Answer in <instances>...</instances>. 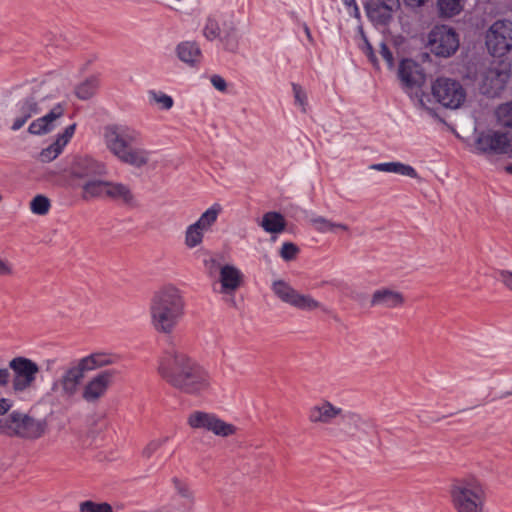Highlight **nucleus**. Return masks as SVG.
I'll use <instances>...</instances> for the list:
<instances>
[{
	"label": "nucleus",
	"instance_id": "nucleus-1",
	"mask_svg": "<svg viewBox=\"0 0 512 512\" xmlns=\"http://www.w3.org/2000/svg\"><path fill=\"white\" fill-rule=\"evenodd\" d=\"M158 372L171 386L189 394L204 391L210 384L207 371L175 347L164 352Z\"/></svg>",
	"mask_w": 512,
	"mask_h": 512
},
{
	"label": "nucleus",
	"instance_id": "nucleus-2",
	"mask_svg": "<svg viewBox=\"0 0 512 512\" xmlns=\"http://www.w3.org/2000/svg\"><path fill=\"white\" fill-rule=\"evenodd\" d=\"M104 140L109 151L121 162L141 168L149 162L150 152L132 147L141 141V133L124 124H111L104 128Z\"/></svg>",
	"mask_w": 512,
	"mask_h": 512
},
{
	"label": "nucleus",
	"instance_id": "nucleus-3",
	"mask_svg": "<svg viewBox=\"0 0 512 512\" xmlns=\"http://www.w3.org/2000/svg\"><path fill=\"white\" fill-rule=\"evenodd\" d=\"M115 362L116 357L106 353H92L75 360L63 369L59 378L53 381L51 390L62 398L71 399L77 394L87 372Z\"/></svg>",
	"mask_w": 512,
	"mask_h": 512
},
{
	"label": "nucleus",
	"instance_id": "nucleus-4",
	"mask_svg": "<svg viewBox=\"0 0 512 512\" xmlns=\"http://www.w3.org/2000/svg\"><path fill=\"white\" fill-rule=\"evenodd\" d=\"M151 323L156 331L169 334L184 314V301L180 291L167 286L155 293L150 306Z\"/></svg>",
	"mask_w": 512,
	"mask_h": 512
},
{
	"label": "nucleus",
	"instance_id": "nucleus-5",
	"mask_svg": "<svg viewBox=\"0 0 512 512\" xmlns=\"http://www.w3.org/2000/svg\"><path fill=\"white\" fill-rule=\"evenodd\" d=\"M450 497L457 512H483L486 503L484 486L475 477L456 480L451 485Z\"/></svg>",
	"mask_w": 512,
	"mask_h": 512
},
{
	"label": "nucleus",
	"instance_id": "nucleus-6",
	"mask_svg": "<svg viewBox=\"0 0 512 512\" xmlns=\"http://www.w3.org/2000/svg\"><path fill=\"white\" fill-rule=\"evenodd\" d=\"M46 430V420L33 418L17 410L0 418V435L35 440L41 438Z\"/></svg>",
	"mask_w": 512,
	"mask_h": 512
},
{
	"label": "nucleus",
	"instance_id": "nucleus-7",
	"mask_svg": "<svg viewBox=\"0 0 512 512\" xmlns=\"http://www.w3.org/2000/svg\"><path fill=\"white\" fill-rule=\"evenodd\" d=\"M398 77L403 90L415 100L419 108H427L421 87L425 83V74L422 67L412 59H403L398 67Z\"/></svg>",
	"mask_w": 512,
	"mask_h": 512
},
{
	"label": "nucleus",
	"instance_id": "nucleus-8",
	"mask_svg": "<svg viewBox=\"0 0 512 512\" xmlns=\"http://www.w3.org/2000/svg\"><path fill=\"white\" fill-rule=\"evenodd\" d=\"M475 149L485 155L512 154V134L500 130L487 129L477 133Z\"/></svg>",
	"mask_w": 512,
	"mask_h": 512
},
{
	"label": "nucleus",
	"instance_id": "nucleus-9",
	"mask_svg": "<svg viewBox=\"0 0 512 512\" xmlns=\"http://www.w3.org/2000/svg\"><path fill=\"white\" fill-rule=\"evenodd\" d=\"M432 95L443 107L459 108L466 99V92L457 80L439 77L431 87Z\"/></svg>",
	"mask_w": 512,
	"mask_h": 512
},
{
	"label": "nucleus",
	"instance_id": "nucleus-10",
	"mask_svg": "<svg viewBox=\"0 0 512 512\" xmlns=\"http://www.w3.org/2000/svg\"><path fill=\"white\" fill-rule=\"evenodd\" d=\"M486 46L489 53L501 57L512 50V21L498 20L486 33Z\"/></svg>",
	"mask_w": 512,
	"mask_h": 512
},
{
	"label": "nucleus",
	"instance_id": "nucleus-11",
	"mask_svg": "<svg viewBox=\"0 0 512 512\" xmlns=\"http://www.w3.org/2000/svg\"><path fill=\"white\" fill-rule=\"evenodd\" d=\"M430 50L437 56L449 57L459 47L457 33L446 25L436 26L429 33Z\"/></svg>",
	"mask_w": 512,
	"mask_h": 512
},
{
	"label": "nucleus",
	"instance_id": "nucleus-12",
	"mask_svg": "<svg viewBox=\"0 0 512 512\" xmlns=\"http://www.w3.org/2000/svg\"><path fill=\"white\" fill-rule=\"evenodd\" d=\"M188 424L195 429H204L220 437H228L236 432V427L215 414L195 411L188 417Z\"/></svg>",
	"mask_w": 512,
	"mask_h": 512
},
{
	"label": "nucleus",
	"instance_id": "nucleus-13",
	"mask_svg": "<svg viewBox=\"0 0 512 512\" xmlns=\"http://www.w3.org/2000/svg\"><path fill=\"white\" fill-rule=\"evenodd\" d=\"M272 290L279 299L295 308L310 311L321 307L310 295L300 294L283 280L274 281Z\"/></svg>",
	"mask_w": 512,
	"mask_h": 512
},
{
	"label": "nucleus",
	"instance_id": "nucleus-14",
	"mask_svg": "<svg viewBox=\"0 0 512 512\" xmlns=\"http://www.w3.org/2000/svg\"><path fill=\"white\" fill-rule=\"evenodd\" d=\"M114 370H104L92 377L83 387L82 398L88 403H95L102 398L115 376Z\"/></svg>",
	"mask_w": 512,
	"mask_h": 512
},
{
	"label": "nucleus",
	"instance_id": "nucleus-15",
	"mask_svg": "<svg viewBox=\"0 0 512 512\" xmlns=\"http://www.w3.org/2000/svg\"><path fill=\"white\" fill-rule=\"evenodd\" d=\"M104 173V165L89 156H75L69 167L73 180H88Z\"/></svg>",
	"mask_w": 512,
	"mask_h": 512
},
{
	"label": "nucleus",
	"instance_id": "nucleus-16",
	"mask_svg": "<svg viewBox=\"0 0 512 512\" xmlns=\"http://www.w3.org/2000/svg\"><path fill=\"white\" fill-rule=\"evenodd\" d=\"M510 78V72L498 67L489 68L482 80V93L488 97L498 96L505 88Z\"/></svg>",
	"mask_w": 512,
	"mask_h": 512
},
{
	"label": "nucleus",
	"instance_id": "nucleus-17",
	"mask_svg": "<svg viewBox=\"0 0 512 512\" xmlns=\"http://www.w3.org/2000/svg\"><path fill=\"white\" fill-rule=\"evenodd\" d=\"M16 110L17 116L11 126L13 131L21 129L28 119L40 112L38 98L33 94L20 100L16 105Z\"/></svg>",
	"mask_w": 512,
	"mask_h": 512
},
{
	"label": "nucleus",
	"instance_id": "nucleus-18",
	"mask_svg": "<svg viewBox=\"0 0 512 512\" xmlns=\"http://www.w3.org/2000/svg\"><path fill=\"white\" fill-rule=\"evenodd\" d=\"M64 114V108L61 104H57L54 106L51 111L44 115L43 117H40L36 120H34L28 127V131L31 134L34 135H41L46 134L50 131H52L56 124L55 122L61 118Z\"/></svg>",
	"mask_w": 512,
	"mask_h": 512
},
{
	"label": "nucleus",
	"instance_id": "nucleus-19",
	"mask_svg": "<svg viewBox=\"0 0 512 512\" xmlns=\"http://www.w3.org/2000/svg\"><path fill=\"white\" fill-rule=\"evenodd\" d=\"M75 128V124L67 126L63 133L59 134L57 139L50 146L40 152V160L42 162H50L54 160L74 135Z\"/></svg>",
	"mask_w": 512,
	"mask_h": 512
},
{
	"label": "nucleus",
	"instance_id": "nucleus-20",
	"mask_svg": "<svg viewBox=\"0 0 512 512\" xmlns=\"http://www.w3.org/2000/svg\"><path fill=\"white\" fill-rule=\"evenodd\" d=\"M220 293H234L241 285L243 280L242 272L233 265H224L220 269Z\"/></svg>",
	"mask_w": 512,
	"mask_h": 512
},
{
	"label": "nucleus",
	"instance_id": "nucleus-21",
	"mask_svg": "<svg viewBox=\"0 0 512 512\" xmlns=\"http://www.w3.org/2000/svg\"><path fill=\"white\" fill-rule=\"evenodd\" d=\"M403 303V294L388 288L376 290L371 299V306H382L385 308H397L402 306Z\"/></svg>",
	"mask_w": 512,
	"mask_h": 512
},
{
	"label": "nucleus",
	"instance_id": "nucleus-22",
	"mask_svg": "<svg viewBox=\"0 0 512 512\" xmlns=\"http://www.w3.org/2000/svg\"><path fill=\"white\" fill-rule=\"evenodd\" d=\"M218 39L223 44L225 50L229 52H236L238 50L240 35L232 15L230 19L222 21V32Z\"/></svg>",
	"mask_w": 512,
	"mask_h": 512
},
{
	"label": "nucleus",
	"instance_id": "nucleus-23",
	"mask_svg": "<svg viewBox=\"0 0 512 512\" xmlns=\"http://www.w3.org/2000/svg\"><path fill=\"white\" fill-rule=\"evenodd\" d=\"M342 410L329 402H323L310 409L309 419L313 423H330L335 417L341 415Z\"/></svg>",
	"mask_w": 512,
	"mask_h": 512
},
{
	"label": "nucleus",
	"instance_id": "nucleus-24",
	"mask_svg": "<svg viewBox=\"0 0 512 512\" xmlns=\"http://www.w3.org/2000/svg\"><path fill=\"white\" fill-rule=\"evenodd\" d=\"M176 53L182 62L191 66L198 64L202 58L200 47L192 41H184L178 44Z\"/></svg>",
	"mask_w": 512,
	"mask_h": 512
},
{
	"label": "nucleus",
	"instance_id": "nucleus-25",
	"mask_svg": "<svg viewBox=\"0 0 512 512\" xmlns=\"http://www.w3.org/2000/svg\"><path fill=\"white\" fill-rule=\"evenodd\" d=\"M370 169L387 173H395L413 179H417L419 177L417 171L411 165L398 161L372 164Z\"/></svg>",
	"mask_w": 512,
	"mask_h": 512
},
{
	"label": "nucleus",
	"instance_id": "nucleus-26",
	"mask_svg": "<svg viewBox=\"0 0 512 512\" xmlns=\"http://www.w3.org/2000/svg\"><path fill=\"white\" fill-rule=\"evenodd\" d=\"M106 197L115 201H121L126 205L135 204L134 195L131 192V189L123 183L108 181Z\"/></svg>",
	"mask_w": 512,
	"mask_h": 512
},
{
	"label": "nucleus",
	"instance_id": "nucleus-27",
	"mask_svg": "<svg viewBox=\"0 0 512 512\" xmlns=\"http://www.w3.org/2000/svg\"><path fill=\"white\" fill-rule=\"evenodd\" d=\"M395 11V1L384 6L382 4L374 3L367 8V14L370 20L378 25H386L392 19V14Z\"/></svg>",
	"mask_w": 512,
	"mask_h": 512
},
{
	"label": "nucleus",
	"instance_id": "nucleus-28",
	"mask_svg": "<svg viewBox=\"0 0 512 512\" xmlns=\"http://www.w3.org/2000/svg\"><path fill=\"white\" fill-rule=\"evenodd\" d=\"M107 183L108 181L98 180L95 177L84 181L81 185V197L84 200L106 197ZM73 186H80V184H73Z\"/></svg>",
	"mask_w": 512,
	"mask_h": 512
},
{
	"label": "nucleus",
	"instance_id": "nucleus-29",
	"mask_svg": "<svg viewBox=\"0 0 512 512\" xmlns=\"http://www.w3.org/2000/svg\"><path fill=\"white\" fill-rule=\"evenodd\" d=\"M231 15L213 14L209 15L203 27V36L208 41H213L221 36L222 21L230 19Z\"/></svg>",
	"mask_w": 512,
	"mask_h": 512
},
{
	"label": "nucleus",
	"instance_id": "nucleus-30",
	"mask_svg": "<svg viewBox=\"0 0 512 512\" xmlns=\"http://www.w3.org/2000/svg\"><path fill=\"white\" fill-rule=\"evenodd\" d=\"M260 226L267 233L278 234L285 230L286 221L278 212H267L263 215Z\"/></svg>",
	"mask_w": 512,
	"mask_h": 512
},
{
	"label": "nucleus",
	"instance_id": "nucleus-31",
	"mask_svg": "<svg viewBox=\"0 0 512 512\" xmlns=\"http://www.w3.org/2000/svg\"><path fill=\"white\" fill-rule=\"evenodd\" d=\"M221 211V205L215 203L200 216V218L195 222V224L202 230L207 232L208 230H210L211 226L216 222L218 215L220 214Z\"/></svg>",
	"mask_w": 512,
	"mask_h": 512
},
{
	"label": "nucleus",
	"instance_id": "nucleus-32",
	"mask_svg": "<svg viewBox=\"0 0 512 512\" xmlns=\"http://www.w3.org/2000/svg\"><path fill=\"white\" fill-rule=\"evenodd\" d=\"M99 87V80L97 77H90L76 87L75 93L81 100L91 98Z\"/></svg>",
	"mask_w": 512,
	"mask_h": 512
},
{
	"label": "nucleus",
	"instance_id": "nucleus-33",
	"mask_svg": "<svg viewBox=\"0 0 512 512\" xmlns=\"http://www.w3.org/2000/svg\"><path fill=\"white\" fill-rule=\"evenodd\" d=\"M438 8L441 16L453 17L463 9V0H438Z\"/></svg>",
	"mask_w": 512,
	"mask_h": 512
},
{
	"label": "nucleus",
	"instance_id": "nucleus-34",
	"mask_svg": "<svg viewBox=\"0 0 512 512\" xmlns=\"http://www.w3.org/2000/svg\"><path fill=\"white\" fill-rule=\"evenodd\" d=\"M205 231L198 227L195 223L189 225L185 232V244L189 248L200 245L203 241Z\"/></svg>",
	"mask_w": 512,
	"mask_h": 512
},
{
	"label": "nucleus",
	"instance_id": "nucleus-35",
	"mask_svg": "<svg viewBox=\"0 0 512 512\" xmlns=\"http://www.w3.org/2000/svg\"><path fill=\"white\" fill-rule=\"evenodd\" d=\"M311 223L315 227V229L321 233H326L333 231L335 228H340L342 230H348V227L345 224H337L333 223L330 220L322 217L316 216L311 218Z\"/></svg>",
	"mask_w": 512,
	"mask_h": 512
},
{
	"label": "nucleus",
	"instance_id": "nucleus-36",
	"mask_svg": "<svg viewBox=\"0 0 512 512\" xmlns=\"http://www.w3.org/2000/svg\"><path fill=\"white\" fill-rule=\"evenodd\" d=\"M173 483L179 496L183 499L182 505L184 507V510L188 508L192 509L194 504V497L189 487L185 483L178 480L177 478L173 479Z\"/></svg>",
	"mask_w": 512,
	"mask_h": 512
},
{
	"label": "nucleus",
	"instance_id": "nucleus-37",
	"mask_svg": "<svg viewBox=\"0 0 512 512\" xmlns=\"http://www.w3.org/2000/svg\"><path fill=\"white\" fill-rule=\"evenodd\" d=\"M50 201L46 196L37 195L30 202V209L36 215H46L50 209Z\"/></svg>",
	"mask_w": 512,
	"mask_h": 512
},
{
	"label": "nucleus",
	"instance_id": "nucleus-38",
	"mask_svg": "<svg viewBox=\"0 0 512 512\" xmlns=\"http://www.w3.org/2000/svg\"><path fill=\"white\" fill-rule=\"evenodd\" d=\"M148 96L151 102L158 104L164 110L171 109L174 104L172 97L161 91L151 90L149 91Z\"/></svg>",
	"mask_w": 512,
	"mask_h": 512
},
{
	"label": "nucleus",
	"instance_id": "nucleus-39",
	"mask_svg": "<svg viewBox=\"0 0 512 512\" xmlns=\"http://www.w3.org/2000/svg\"><path fill=\"white\" fill-rule=\"evenodd\" d=\"M80 512H113L108 503H97L91 500L83 501L79 504Z\"/></svg>",
	"mask_w": 512,
	"mask_h": 512
},
{
	"label": "nucleus",
	"instance_id": "nucleus-40",
	"mask_svg": "<svg viewBox=\"0 0 512 512\" xmlns=\"http://www.w3.org/2000/svg\"><path fill=\"white\" fill-rule=\"evenodd\" d=\"M496 115L500 124L506 127H512V102L500 105L496 111Z\"/></svg>",
	"mask_w": 512,
	"mask_h": 512
},
{
	"label": "nucleus",
	"instance_id": "nucleus-41",
	"mask_svg": "<svg viewBox=\"0 0 512 512\" xmlns=\"http://www.w3.org/2000/svg\"><path fill=\"white\" fill-rule=\"evenodd\" d=\"M292 91L294 94L295 105L301 108L303 113L307 112L308 109V98L305 90L296 83H292Z\"/></svg>",
	"mask_w": 512,
	"mask_h": 512
},
{
	"label": "nucleus",
	"instance_id": "nucleus-42",
	"mask_svg": "<svg viewBox=\"0 0 512 512\" xmlns=\"http://www.w3.org/2000/svg\"><path fill=\"white\" fill-rule=\"evenodd\" d=\"M298 252L299 248L295 244L285 242L280 249V256L285 261H291L297 256Z\"/></svg>",
	"mask_w": 512,
	"mask_h": 512
},
{
	"label": "nucleus",
	"instance_id": "nucleus-43",
	"mask_svg": "<svg viewBox=\"0 0 512 512\" xmlns=\"http://www.w3.org/2000/svg\"><path fill=\"white\" fill-rule=\"evenodd\" d=\"M343 421L349 425H353L355 430H361L366 425L365 421L355 413H347L342 415Z\"/></svg>",
	"mask_w": 512,
	"mask_h": 512
},
{
	"label": "nucleus",
	"instance_id": "nucleus-44",
	"mask_svg": "<svg viewBox=\"0 0 512 512\" xmlns=\"http://www.w3.org/2000/svg\"><path fill=\"white\" fill-rule=\"evenodd\" d=\"M167 440L168 438L152 440L144 448L143 456L150 458Z\"/></svg>",
	"mask_w": 512,
	"mask_h": 512
},
{
	"label": "nucleus",
	"instance_id": "nucleus-45",
	"mask_svg": "<svg viewBox=\"0 0 512 512\" xmlns=\"http://www.w3.org/2000/svg\"><path fill=\"white\" fill-rule=\"evenodd\" d=\"M380 54L382 58L387 62L388 67L392 68L394 65L393 54L384 42L380 44Z\"/></svg>",
	"mask_w": 512,
	"mask_h": 512
},
{
	"label": "nucleus",
	"instance_id": "nucleus-46",
	"mask_svg": "<svg viewBox=\"0 0 512 512\" xmlns=\"http://www.w3.org/2000/svg\"><path fill=\"white\" fill-rule=\"evenodd\" d=\"M497 279L512 291V271L501 270L498 273Z\"/></svg>",
	"mask_w": 512,
	"mask_h": 512
},
{
	"label": "nucleus",
	"instance_id": "nucleus-47",
	"mask_svg": "<svg viewBox=\"0 0 512 512\" xmlns=\"http://www.w3.org/2000/svg\"><path fill=\"white\" fill-rule=\"evenodd\" d=\"M211 84L215 89L220 92H225L227 89V83L223 77L220 75H212L210 78Z\"/></svg>",
	"mask_w": 512,
	"mask_h": 512
},
{
	"label": "nucleus",
	"instance_id": "nucleus-48",
	"mask_svg": "<svg viewBox=\"0 0 512 512\" xmlns=\"http://www.w3.org/2000/svg\"><path fill=\"white\" fill-rule=\"evenodd\" d=\"M206 268L211 276L216 274L218 271L220 272L221 265L215 258H210L204 261Z\"/></svg>",
	"mask_w": 512,
	"mask_h": 512
},
{
	"label": "nucleus",
	"instance_id": "nucleus-49",
	"mask_svg": "<svg viewBox=\"0 0 512 512\" xmlns=\"http://www.w3.org/2000/svg\"><path fill=\"white\" fill-rule=\"evenodd\" d=\"M13 407V401L9 398H0V416L5 417L6 413Z\"/></svg>",
	"mask_w": 512,
	"mask_h": 512
},
{
	"label": "nucleus",
	"instance_id": "nucleus-50",
	"mask_svg": "<svg viewBox=\"0 0 512 512\" xmlns=\"http://www.w3.org/2000/svg\"><path fill=\"white\" fill-rule=\"evenodd\" d=\"M342 3L346 6L349 13L354 16L359 15V8L356 4V0H341Z\"/></svg>",
	"mask_w": 512,
	"mask_h": 512
},
{
	"label": "nucleus",
	"instance_id": "nucleus-51",
	"mask_svg": "<svg viewBox=\"0 0 512 512\" xmlns=\"http://www.w3.org/2000/svg\"><path fill=\"white\" fill-rule=\"evenodd\" d=\"M11 274H13L12 265L8 261L0 258V276H6Z\"/></svg>",
	"mask_w": 512,
	"mask_h": 512
},
{
	"label": "nucleus",
	"instance_id": "nucleus-52",
	"mask_svg": "<svg viewBox=\"0 0 512 512\" xmlns=\"http://www.w3.org/2000/svg\"><path fill=\"white\" fill-rule=\"evenodd\" d=\"M403 3L412 9L419 8L423 6L428 0H402Z\"/></svg>",
	"mask_w": 512,
	"mask_h": 512
},
{
	"label": "nucleus",
	"instance_id": "nucleus-53",
	"mask_svg": "<svg viewBox=\"0 0 512 512\" xmlns=\"http://www.w3.org/2000/svg\"><path fill=\"white\" fill-rule=\"evenodd\" d=\"M364 41H365L364 51H365L366 55L369 57V59L372 62H375L376 58H375V55H374L373 48H372L371 44L368 42L367 39H365Z\"/></svg>",
	"mask_w": 512,
	"mask_h": 512
},
{
	"label": "nucleus",
	"instance_id": "nucleus-54",
	"mask_svg": "<svg viewBox=\"0 0 512 512\" xmlns=\"http://www.w3.org/2000/svg\"><path fill=\"white\" fill-rule=\"evenodd\" d=\"M305 33H306L308 36H310V31H309V28H308L307 26L305 27Z\"/></svg>",
	"mask_w": 512,
	"mask_h": 512
},
{
	"label": "nucleus",
	"instance_id": "nucleus-55",
	"mask_svg": "<svg viewBox=\"0 0 512 512\" xmlns=\"http://www.w3.org/2000/svg\"><path fill=\"white\" fill-rule=\"evenodd\" d=\"M191 510H192V509H189V508H188V509L183 510V512H192Z\"/></svg>",
	"mask_w": 512,
	"mask_h": 512
}]
</instances>
